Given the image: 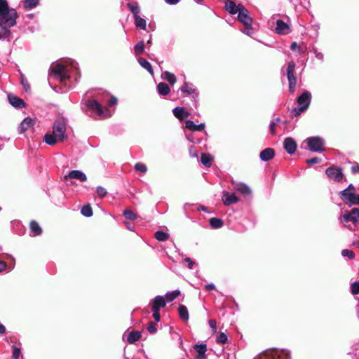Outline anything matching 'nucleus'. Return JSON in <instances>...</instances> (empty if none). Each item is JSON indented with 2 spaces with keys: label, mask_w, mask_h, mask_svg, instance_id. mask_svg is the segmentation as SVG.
I'll use <instances>...</instances> for the list:
<instances>
[{
  "label": "nucleus",
  "mask_w": 359,
  "mask_h": 359,
  "mask_svg": "<svg viewBox=\"0 0 359 359\" xmlns=\"http://www.w3.org/2000/svg\"><path fill=\"white\" fill-rule=\"evenodd\" d=\"M38 4V0H25V8L27 9H32Z\"/></svg>",
  "instance_id": "58836bf2"
},
{
  "label": "nucleus",
  "mask_w": 359,
  "mask_h": 359,
  "mask_svg": "<svg viewBox=\"0 0 359 359\" xmlns=\"http://www.w3.org/2000/svg\"><path fill=\"white\" fill-rule=\"evenodd\" d=\"M209 325L211 327L212 332L215 333L217 332V323L215 320L211 319L209 320Z\"/></svg>",
  "instance_id": "3c124183"
},
{
  "label": "nucleus",
  "mask_w": 359,
  "mask_h": 359,
  "mask_svg": "<svg viewBox=\"0 0 359 359\" xmlns=\"http://www.w3.org/2000/svg\"><path fill=\"white\" fill-rule=\"evenodd\" d=\"M291 32L289 25L282 20H277L276 32L280 35L287 34Z\"/></svg>",
  "instance_id": "ddd939ff"
},
{
  "label": "nucleus",
  "mask_w": 359,
  "mask_h": 359,
  "mask_svg": "<svg viewBox=\"0 0 359 359\" xmlns=\"http://www.w3.org/2000/svg\"><path fill=\"white\" fill-rule=\"evenodd\" d=\"M178 313L179 316L183 321H188L189 316L188 309L186 306L182 304L180 305L178 307Z\"/></svg>",
  "instance_id": "5701e85b"
},
{
  "label": "nucleus",
  "mask_w": 359,
  "mask_h": 359,
  "mask_svg": "<svg viewBox=\"0 0 359 359\" xmlns=\"http://www.w3.org/2000/svg\"><path fill=\"white\" fill-rule=\"evenodd\" d=\"M194 348L199 355H204L207 351V346L205 344H196Z\"/></svg>",
  "instance_id": "72a5a7b5"
},
{
  "label": "nucleus",
  "mask_w": 359,
  "mask_h": 359,
  "mask_svg": "<svg viewBox=\"0 0 359 359\" xmlns=\"http://www.w3.org/2000/svg\"><path fill=\"white\" fill-rule=\"evenodd\" d=\"M308 148L313 152L323 151L325 150L324 147L323 140L320 137H311L306 140Z\"/></svg>",
  "instance_id": "423d86ee"
},
{
  "label": "nucleus",
  "mask_w": 359,
  "mask_h": 359,
  "mask_svg": "<svg viewBox=\"0 0 359 359\" xmlns=\"http://www.w3.org/2000/svg\"><path fill=\"white\" fill-rule=\"evenodd\" d=\"M168 238H169L168 233L161 231H158V241H165L168 240Z\"/></svg>",
  "instance_id": "49530a36"
},
{
  "label": "nucleus",
  "mask_w": 359,
  "mask_h": 359,
  "mask_svg": "<svg viewBox=\"0 0 359 359\" xmlns=\"http://www.w3.org/2000/svg\"><path fill=\"white\" fill-rule=\"evenodd\" d=\"M254 359H287V356L277 350H269Z\"/></svg>",
  "instance_id": "6e6552de"
},
{
  "label": "nucleus",
  "mask_w": 359,
  "mask_h": 359,
  "mask_svg": "<svg viewBox=\"0 0 359 359\" xmlns=\"http://www.w3.org/2000/svg\"><path fill=\"white\" fill-rule=\"evenodd\" d=\"M161 78L166 80L170 85H174L177 81V78L175 74L168 71L164 72L161 74Z\"/></svg>",
  "instance_id": "b1692460"
},
{
  "label": "nucleus",
  "mask_w": 359,
  "mask_h": 359,
  "mask_svg": "<svg viewBox=\"0 0 359 359\" xmlns=\"http://www.w3.org/2000/svg\"><path fill=\"white\" fill-rule=\"evenodd\" d=\"M205 287L208 291H210L214 290L215 288V286L213 284H208L205 286Z\"/></svg>",
  "instance_id": "e2e57ef3"
},
{
  "label": "nucleus",
  "mask_w": 359,
  "mask_h": 359,
  "mask_svg": "<svg viewBox=\"0 0 359 359\" xmlns=\"http://www.w3.org/2000/svg\"><path fill=\"white\" fill-rule=\"evenodd\" d=\"M67 123L64 119H58L55 121L53 127V133H47L44 136V141L49 145H53L57 142H62L66 138Z\"/></svg>",
  "instance_id": "7ed1b4c3"
},
{
  "label": "nucleus",
  "mask_w": 359,
  "mask_h": 359,
  "mask_svg": "<svg viewBox=\"0 0 359 359\" xmlns=\"http://www.w3.org/2000/svg\"><path fill=\"white\" fill-rule=\"evenodd\" d=\"M269 129H270V133H271L273 135H275L276 134V126H275V123H270Z\"/></svg>",
  "instance_id": "052dcab7"
},
{
  "label": "nucleus",
  "mask_w": 359,
  "mask_h": 359,
  "mask_svg": "<svg viewBox=\"0 0 359 359\" xmlns=\"http://www.w3.org/2000/svg\"><path fill=\"white\" fill-rule=\"evenodd\" d=\"M351 291L353 295L359 294V283L354 282L351 285Z\"/></svg>",
  "instance_id": "c03bdc74"
},
{
  "label": "nucleus",
  "mask_w": 359,
  "mask_h": 359,
  "mask_svg": "<svg viewBox=\"0 0 359 359\" xmlns=\"http://www.w3.org/2000/svg\"><path fill=\"white\" fill-rule=\"evenodd\" d=\"M21 83H22V85L23 86V88L26 91H27L29 89V83H28L27 81H26L24 79H22Z\"/></svg>",
  "instance_id": "680f3d73"
},
{
  "label": "nucleus",
  "mask_w": 359,
  "mask_h": 359,
  "mask_svg": "<svg viewBox=\"0 0 359 359\" xmlns=\"http://www.w3.org/2000/svg\"><path fill=\"white\" fill-rule=\"evenodd\" d=\"M97 194H98L99 196L103 198L107 195V191L104 187H98L97 188Z\"/></svg>",
  "instance_id": "09e8293b"
},
{
  "label": "nucleus",
  "mask_w": 359,
  "mask_h": 359,
  "mask_svg": "<svg viewBox=\"0 0 359 359\" xmlns=\"http://www.w3.org/2000/svg\"><path fill=\"white\" fill-rule=\"evenodd\" d=\"M166 3L169 4H177L179 2V0H165Z\"/></svg>",
  "instance_id": "774afa93"
},
{
  "label": "nucleus",
  "mask_w": 359,
  "mask_h": 359,
  "mask_svg": "<svg viewBox=\"0 0 359 359\" xmlns=\"http://www.w3.org/2000/svg\"><path fill=\"white\" fill-rule=\"evenodd\" d=\"M18 13L14 8H10L6 0H0V39H9L8 29L16 24Z\"/></svg>",
  "instance_id": "f257e3e1"
},
{
  "label": "nucleus",
  "mask_w": 359,
  "mask_h": 359,
  "mask_svg": "<svg viewBox=\"0 0 359 359\" xmlns=\"http://www.w3.org/2000/svg\"><path fill=\"white\" fill-rule=\"evenodd\" d=\"M20 355V349L16 346H13V358L14 359H19Z\"/></svg>",
  "instance_id": "8fccbe9b"
},
{
  "label": "nucleus",
  "mask_w": 359,
  "mask_h": 359,
  "mask_svg": "<svg viewBox=\"0 0 359 359\" xmlns=\"http://www.w3.org/2000/svg\"><path fill=\"white\" fill-rule=\"evenodd\" d=\"M77 63L71 60H66L57 63H53L50 67L49 83L51 86L52 80H57L60 83L71 77L73 70L77 71Z\"/></svg>",
  "instance_id": "f03ea898"
},
{
  "label": "nucleus",
  "mask_w": 359,
  "mask_h": 359,
  "mask_svg": "<svg viewBox=\"0 0 359 359\" xmlns=\"http://www.w3.org/2000/svg\"><path fill=\"white\" fill-rule=\"evenodd\" d=\"M351 169L353 174L359 173V164L354 163Z\"/></svg>",
  "instance_id": "6e6d98bb"
},
{
  "label": "nucleus",
  "mask_w": 359,
  "mask_h": 359,
  "mask_svg": "<svg viewBox=\"0 0 359 359\" xmlns=\"http://www.w3.org/2000/svg\"><path fill=\"white\" fill-rule=\"evenodd\" d=\"M233 188L244 196H250L252 194L251 189L245 184L236 183L234 181L231 182Z\"/></svg>",
  "instance_id": "2eb2a0df"
},
{
  "label": "nucleus",
  "mask_w": 359,
  "mask_h": 359,
  "mask_svg": "<svg viewBox=\"0 0 359 359\" xmlns=\"http://www.w3.org/2000/svg\"><path fill=\"white\" fill-rule=\"evenodd\" d=\"M241 11L238 13V20L241 23L243 24L244 26H250V25H252L253 19L250 15V13L248 9L245 6H240Z\"/></svg>",
  "instance_id": "1a4fd4ad"
},
{
  "label": "nucleus",
  "mask_w": 359,
  "mask_h": 359,
  "mask_svg": "<svg viewBox=\"0 0 359 359\" xmlns=\"http://www.w3.org/2000/svg\"><path fill=\"white\" fill-rule=\"evenodd\" d=\"M201 161L205 167L209 168L212 165L213 157L209 154L202 153L201 156Z\"/></svg>",
  "instance_id": "393cba45"
},
{
  "label": "nucleus",
  "mask_w": 359,
  "mask_h": 359,
  "mask_svg": "<svg viewBox=\"0 0 359 359\" xmlns=\"http://www.w3.org/2000/svg\"><path fill=\"white\" fill-rule=\"evenodd\" d=\"M244 32L248 35H251L253 33L252 25H250V26H245V31Z\"/></svg>",
  "instance_id": "13d9d810"
},
{
  "label": "nucleus",
  "mask_w": 359,
  "mask_h": 359,
  "mask_svg": "<svg viewBox=\"0 0 359 359\" xmlns=\"http://www.w3.org/2000/svg\"><path fill=\"white\" fill-rule=\"evenodd\" d=\"M181 91L187 95H191L194 93L195 90L193 89L188 83L185 82L180 88Z\"/></svg>",
  "instance_id": "c9c22d12"
},
{
  "label": "nucleus",
  "mask_w": 359,
  "mask_h": 359,
  "mask_svg": "<svg viewBox=\"0 0 359 359\" xmlns=\"http://www.w3.org/2000/svg\"><path fill=\"white\" fill-rule=\"evenodd\" d=\"M325 173L330 180L336 182H341L344 176L342 170L335 166H331L327 168Z\"/></svg>",
  "instance_id": "9d476101"
},
{
  "label": "nucleus",
  "mask_w": 359,
  "mask_h": 359,
  "mask_svg": "<svg viewBox=\"0 0 359 359\" xmlns=\"http://www.w3.org/2000/svg\"><path fill=\"white\" fill-rule=\"evenodd\" d=\"M180 294V291L178 290H176L171 292H168L165 294V298L168 302H170L173 301L175 299H176Z\"/></svg>",
  "instance_id": "473e14b6"
},
{
  "label": "nucleus",
  "mask_w": 359,
  "mask_h": 359,
  "mask_svg": "<svg viewBox=\"0 0 359 359\" xmlns=\"http://www.w3.org/2000/svg\"><path fill=\"white\" fill-rule=\"evenodd\" d=\"M165 302H167V301L165 297L158 296V309L160 308H163L165 306V304H166Z\"/></svg>",
  "instance_id": "603ef678"
},
{
  "label": "nucleus",
  "mask_w": 359,
  "mask_h": 359,
  "mask_svg": "<svg viewBox=\"0 0 359 359\" xmlns=\"http://www.w3.org/2000/svg\"><path fill=\"white\" fill-rule=\"evenodd\" d=\"M135 169L137 171L142 172V173H145L147 170V166L142 163H136L135 165Z\"/></svg>",
  "instance_id": "a18cd8bd"
},
{
  "label": "nucleus",
  "mask_w": 359,
  "mask_h": 359,
  "mask_svg": "<svg viewBox=\"0 0 359 359\" xmlns=\"http://www.w3.org/2000/svg\"><path fill=\"white\" fill-rule=\"evenodd\" d=\"M275 156V151L272 148H266L260 152L259 157L263 161H268Z\"/></svg>",
  "instance_id": "a211bd4d"
},
{
  "label": "nucleus",
  "mask_w": 359,
  "mask_h": 359,
  "mask_svg": "<svg viewBox=\"0 0 359 359\" xmlns=\"http://www.w3.org/2000/svg\"><path fill=\"white\" fill-rule=\"evenodd\" d=\"M123 215L126 219L129 220H134L137 218V215L130 210H125L123 211Z\"/></svg>",
  "instance_id": "4c0bfd02"
},
{
  "label": "nucleus",
  "mask_w": 359,
  "mask_h": 359,
  "mask_svg": "<svg viewBox=\"0 0 359 359\" xmlns=\"http://www.w3.org/2000/svg\"><path fill=\"white\" fill-rule=\"evenodd\" d=\"M135 53L137 55H140L144 51V42L140 41L135 46Z\"/></svg>",
  "instance_id": "a19ab883"
},
{
  "label": "nucleus",
  "mask_w": 359,
  "mask_h": 359,
  "mask_svg": "<svg viewBox=\"0 0 359 359\" xmlns=\"http://www.w3.org/2000/svg\"><path fill=\"white\" fill-rule=\"evenodd\" d=\"M141 337V333L138 331H132L128 333L127 337V341L130 344L135 343L137 340L140 339Z\"/></svg>",
  "instance_id": "a878e982"
},
{
  "label": "nucleus",
  "mask_w": 359,
  "mask_h": 359,
  "mask_svg": "<svg viewBox=\"0 0 359 359\" xmlns=\"http://www.w3.org/2000/svg\"><path fill=\"white\" fill-rule=\"evenodd\" d=\"M135 24L137 28L145 29L147 22L146 20L142 18L139 15L134 17Z\"/></svg>",
  "instance_id": "7c9ffc66"
},
{
  "label": "nucleus",
  "mask_w": 359,
  "mask_h": 359,
  "mask_svg": "<svg viewBox=\"0 0 359 359\" xmlns=\"http://www.w3.org/2000/svg\"><path fill=\"white\" fill-rule=\"evenodd\" d=\"M353 193L352 192H350L348 191V190L346 189H344L341 191L339 192V195L341 196H344L345 198H346L347 200H348V196L351 195V194H353Z\"/></svg>",
  "instance_id": "5fc2aeb1"
},
{
  "label": "nucleus",
  "mask_w": 359,
  "mask_h": 359,
  "mask_svg": "<svg viewBox=\"0 0 359 359\" xmlns=\"http://www.w3.org/2000/svg\"><path fill=\"white\" fill-rule=\"evenodd\" d=\"M128 7L130 10V11L133 13L134 17L139 15V13L140 12V8L137 2L128 4Z\"/></svg>",
  "instance_id": "2f4dec72"
},
{
  "label": "nucleus",
  "mask_w": 359,
  "mask_h": 359,
  "mask_svg": "<svg viewBox=\"0 0 359 359\" xmlns=\"http://www.w3.org/2000/svg\"><path fill=\"white\" fill-rule=\"evenodd\" d=\"M342 219L344 222H352L356 224L359 219V209L354 208L351 210H345Z\"/></svg>",
  "instance_id": "9b49d317"
},
{
  "label": "nucleus",
  "mask_w": 359,
  "mask_h": 359,
  "mask_svg": "<svg viewBox=\"0 0 359 359\" xmlns=\"http://www.w3.org/2000/svg\"><path fill=\"white\" fill-rule=\"evenodd\" d=\"M153 317L157 321V297L154 298L152 302Z\"/></svg>",
  "instance_id": "79ce46f5"
},
{
  "label": "nucleus",
  "mask_w": 359,
  "mask_h": 359,
  "mask_svg": "<svg viewBox=\"0 0 359 359\" xmlns=\"http://www.w3.org/2000/svg\"><path fill=\"white\" fill-rule=\"evenodd\" d=\"M105 102L104 98H97V100H91L86 102L88 108L94 111L96 115L101 118H107L111 116V113L107 108H104L99 102Z\"/></svg>",
  "instance_id": "20e7f679"
},
{
  "label": "nucleus",
  "mask_w": 359,
  "mask_h": 359,
  "mask_svg": "<svg viewBox=\"0 0 359 359\" xmlns=\"http://www.w3.org/2000/svg\"><path fill=\"white\" fill-rule=\"evenodd\" d=\"M284 149L286 150L287 154H293L297 149V143L294 140L292 137H287L284 140L283 142Z\"/></svg>",
  "instance_id": "4468645a"
},
{
  "label": "nucleus",
  "mask_w": 359,
  "mask_h": 359,
  "mask_svg": "<svg viewBox=\"0 0 359 359\" xmlns=\"http://www.w3.org/2000/svg\"><path fill=\"white\" fill-rule=\"evenodd\" d=\"M81 214L85 217H90L93 215V210L90 205H85L81 210Z\"/></svg>",
  "instance_id": "f704fd0d"
},
{
  "label": "nucleus",
  "mask_w": 359,
  "mask_h": 359,
  "mask_svg": "<svg viewBox=\"0 0 359 359\" xmlns=\"http://www.w3.org/2000/svg\"><path fill=\"white\" fill-rule=\"evenodd\" d=\"M306 163H308L309 165H314V164H317V163H319L321 162V159L320 158H318V157H313V158H311L310 159H307L306 161Z\"/></svg>",
  "instance_id": "de8ad7c7"
},
{
  "label": "nucleus",
  "mask_w": 359,
  "mask_h": 359,
  "mask_svg": "<svg viewBox=\"0 0 359 359\" xmlns=\"http://www.w3.org/2000/svg\"><path fill=\"white\" fill-rule=\"evenodd\" d=\"M117 102V100L114 97H111L108 100V105L109 107H111L113 105H115Z\"/></svg>",
  "instance_id": "bf43d9fd"
},
{
  "label": "nucleus",
  "mask_w": 359,
  "mask_h": 359,
  "mask_svg": "<svg viewBox=\"0 0 359 359\" xmlns=\"http://www.w3.org/2000/svg\"><path fill=\"white\" fill-rule=\"evenodd\" d=\"M217 342L218 344H226L228 341V337L224 332H220L219 335L217 337Z\"/></svg>",
  "instance_id": "e433bc0d"
},
{
  "label": "nucleus",
  "mask_w": 359,
  "mask_h": 359,
  "mask_svg": "<svg viewBox=\"0 0 359 359\" xmlns=\"http://www.w3.org/2000/svg\"><path fill=\"white\" fill-rule=\"evenodd\" d=\"M186 128L191 131H202L205 129V124L201 123L196 125L194 121L187 120L186 122Z\"/></svg>",
  "instance_id": "412c9836"
},
{
  "label": "nucleus",
  "mask_w": 359,
  "mask_h": 359,
  "mask_svg": "<svg viewBox=\"0 0 359 359\" xmlns=\"http://www.w3.org/2000/svg\"><path fill=\"white\" fill-rule=\"evenodd\" d=\"M184 262H188V268L189 269H193V266L195 264V262L194 261H192L189 257H186L184 259Z\"/></svg>",
  "instance_id": "4d7b16f0"
},
{
  "label": "nucleus",
  "mask_w": 359,
  "mask_h": 359,
  "mask_svg": "<svg viewBox=\"0 0 359 359\" xmlns=\"http://www.w3.org/2000/svg\"><path fill=\"white\" fill-rule=\"evenodd\" d=\"M222 201L225 205H230L238 201V198L234 194H229L227 191H223Z\"/></svg>",
  "instance_id": "f3484780"
},
{
  "label": "nucleus",
  "mask_w": 359,
  "mask_h": 359,
  "mask_svg": "<svg viewBox=\"0 0 359 359\" xmlns=\"http://www.w3.org/2000/svg\"><path fill=\"white\" fill-rule=\"evenodd\" d=\"M348 201L351 203V205H359V195L351 194L348 196Z\"/></svg>",
  "instance_id": "ea45409f"
},
{
  "label": "nucleus",
  "mask_w": 359,
  "mask_h": 359,
  "mask_svg": "<svg viewBox=\"0 0 359 359\" xmlns=\"http://www.w3.org/2000/svg\"><path fill=\"white\" fill-rule=\"evenodd\" d=\"M8 98L12 106L18 108H22L25 107V102L22 99L13 95H8Z\"/></svg>",
  "instance_id": "aec40b11"
},
{
  "label": "nucleus",
  "mask_w": 359,
  "mask_h": 359,
  "mask_svg": "<svg viewBox=\"0 0 359 359\" xmlns=\"http://www.w3.org/2000/svg\"><path fill=\"white\" fill-rule=\"evenodd\" d=\"M170 92L169 86L163 82L158 83V93L162 95H167Z\"/></svg>",
  "instance_id": "c85d7f7f"
},
{
  "label": "nucleus",
  "mask_w": 359,
  "mask_h": 359,
  "mask_svg": "<svg viewBox=\"0 0 359 359\" xmlns=\"http://www.w3.org/2000/svg\"><path fill=\"white\" fill-rule=\"evenodd\" d=\"M34 124V121L31 118H25L20 126V132L23 133L32 128Z\"/></svg>",
  "instance_id": "4be33fe9"
},
{
  "label": "nucleus",
  "mask_w": 359,
  "mask_h": 359,
  "mask_svg": "<svg viewBox=\"0 0 359 359\" xmlns=\"http://www.w3.org/2000/svg\"><path fill=\"white\" fill-rule=\"evenodd\" d=\"M173 114L180 121H182L189 116L190 113L185 111L184 107H177L173 109Z\"/></svg>",
  "instance_id": "6ab92c4d"
},
{
  "label": "nucleus",
  "mask_w": 359,
  "mask_h": 359,
  "mask_svg": "<svg viewBox=\"0 0 359 359\" xmlns=\"http://www.w3.org/2000/svg\"><path fill=\"white\" fill-rule=\"evenodd\" d=\"M140 65L144 69H146L152 76H154V71L151 64L144 58L140 57L138 59Z\"/></svg>",
  "instance_id": "cd10ccee"
},
{
  "label": "nucleus",
  "mask_w": 359,
  "mask_h": 359,
  "mask_svg": "<svg viewBox=\"0 0 359 359\" xmlns=\"http://www.w3.org/2000/svg\"><path fill=\"white\" fill-rule=\"evenodd\" d=\"M6 266V264L4 262L0 261V272L4 271Z\"/></svg>",
  "instance_id": "69168bd1"
},
{
  "label": "nucleus",
  "mask_w": 359,
  "mask_h": 359,
  "mask_svg": "<svg viewBox=\"0 0 359 359\" xmlns=\"http://www.w3.org/2000/svg\"><path fill=\"white\" fill-rule=\"evenodd\" d=\"M65 180L76 179L81 182H86L87 177L84 172L81 170H74L70 171L67 175L64 177Z\"/></svg>",
  "instance_id": "f8f14e48"
},
{
  "label": "nucleus",
  "mask_w": 359,
  "mask_h": 359,
  "mask_svg": "<svg viewBox=\"0 0 359 359\" xmlns=\"http://www.w3.org/2000/svg\"><path fill=\"white\" fill-rule=\"evenodd\" d=\"M311 100V93L306 90L300 96L297 97V102L299 105L298 107H294L291 111V115L294 116H299L302 112L305 111L310 103Z\"/></svg>",
  "instance_id": "39448f33"
},
{
  "label": "nucleus",
  "mask_w": 359,
  "mask_h": 359,
  "mask_svg": "<svg viewBox=\"0 0 359 359\" xmlns=\"http://www.w3.org/2000/svg\"><path fill=\"white\" fill-rule=\"evenodd\" d=\"M148 331L150 333H154L156 331V324L154 322H150L147 327Z\"/></svg>",
  "instance_id": "864d4df0"
},
{
  "label": "nucleus",
  "mask_w": 359,
  "mask_h": 359,
  "mask_svg": "<svg viewBox=\"0 0 359 359\" xmlns=\"http://www.w3.org/2000/svg\"><path fill=\"white\" fill-rule=\"evenodd\" d=\"M210 224L213 229H219L223 226L224 222L222 219L212 217L210 219Z\"/></svg>",
  "instance_id": "c756f323"
},
{
  "label": "nucleus",
  "mask_w": 359,
  "mask_h": 359,
  "mask_svg": "<svg viewBox=\"0 0 359 359\" xmlns=\"http://www.w3.org/2000/svg\"><path fill=\"white\" fill-rule=\"evenodd\" d=\"M195 359H207V355L205 353H204V355H199V353H198Z\"/></svg>",
  "instance_id": "338daca9"
},
{
  "label": "nucleus",
  "mask_w": 359,
  "mask_h": 359,
  "mask_svg": "<svg viewBox=\"0 0 359 359\" xmlns=\"http://www.w3.org/2000/svg\"><path fill=\"white\" fill-rule=\"evenodd\" d=\"M341 255L344 257H348L350 259H353L355 257L354 252L347 249H344L341 251Z\"/></svg>",
  "instance_id": "37998d69"
},
{
  "label": "nucleus",
  "mask_w": 359,
  "mask_h": 359,
  "mask_svg": "<svg viewBox=\"0 0 359 359\" xmlns=\"http://www.w3.org/2000/svg\"><path fill=\"white\" fill-rule=\"evenodd\" d=\"M240 6H244L241 4L236 5L233 0H226L225 2V9L231 15L238 13L241 11Z\"/></svg>",
  "instance_id": "dca6fc26"
},
{
  "label": "nucleus",
  "mask_w": 359,
  "mask_h": 359,
  "mask_svg": "<svg viewBox=\"0 0 359 359\" xmlns=\"http://www.w3.org/2000/svg\"><path fill=\"white\" fill-rule=\"evenodd\" d=\"M295 63L290 61L287 67V77L289 82V89L291 93H294L297 84V78L294 76Z\"/></svg>",
  "instance_id": "0eeeda50"
},
{
  "label": "nucleus",
  "mask_w": 359,
  "mask_h": 359,
  "mask_svg": "<svg viewBox=\"0 0 359 359\" xmlns=\"http://www.w3.org/2000/svg\"><path fill=\"white\" fill-rule=\"evenodd\" d=\"M346 189L352 193H354L355 191V187L352 184H349Z\"/></svg>",
  "instance_id": "0e129e2a"
},
{
  "label": "nucleus",
  "mask_w": 359,
  "mask_h": 359,
  "mask_svg": "<svg viewBox=\"0 0 359 359\" xmlns=\"http://www.w3.org/2000/svg\"><path fill=\"white\" fill-rule=\"evenodd\" d=\"M30 230L32 233V236H39L41 233V228L39 225V224L35 221H32L30 222Z\"/></svg>",
  "instance_id": "bb28decb"
}]
</instances>
